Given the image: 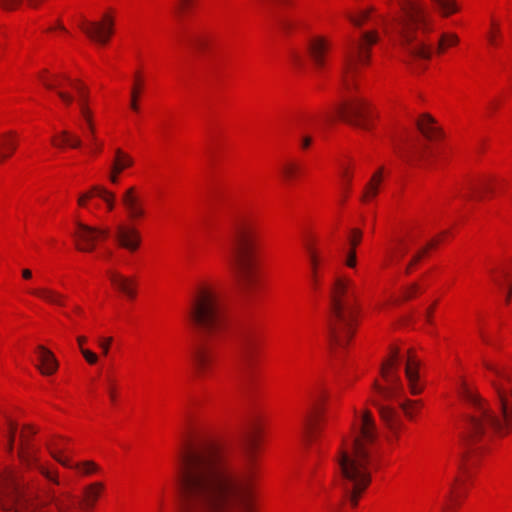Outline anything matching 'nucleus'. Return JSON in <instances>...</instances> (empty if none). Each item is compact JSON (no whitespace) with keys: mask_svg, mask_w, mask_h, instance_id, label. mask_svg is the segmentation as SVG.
<instances>
[{"mask_svg":"<svg viewBox=\"0 0 512 512\" xmlns=\"http://www.w3.org/2000/svg\"><path fill=\"white\" fill-rule=\"evenodd\" d=\"M26 429H30V428L27 427ZM26 429L21 434L22 442H21L18 453H19V457L21 458V460L23 462L27 463V465H30V463L33 460V451L31 449V447L29 446L28 442L25 440Z\"/></svg>","mask_w":512,"mask_h":512,"instance_id":"e433bc0d","label":"nucleus"},{"mask_svg":"<svg viewBox=\"0 0 512 512\" xmlns=\"http://www.w3.org/2000/svg\"><path fill=\"white\" fill-rule=\"evenodd\" d=\"M361 239H362V232H361V230L353 229L351 231V234H350L349 238H348L350 249H354L355 250L356 246L360 243Z\"/></svg>","mask_w":512,"mask_h":512,"instance_id":"c03bdc74","label":"nucleus"},{"mask_svg":"<svg viewBox=\"0 0 512 512\" xmlns=\"http://www.w3.org/2000/svg\"><path fill=\"white\" fill-rule=\"evenodd\" d=\"M60 137V142H57L55 138L52 139V143L57 147L67 145L71 148H79L82 146V140L78 136L70 133L69 131H62Z\"/></svg>","mask_w":512,"mask_h":512,"instance_id":"f704fd0d","label":"nucleus"},{"mask_svg":"<svg viewBox=\"0 0 512 512\" xmlns=\"http://www.w3.org/2000/svg\"><path fill=\"white\" fill-rule=\"evenodd\" d=\"M436 6V8L439 10V12L447 17L450 14L458 11V6L455 2V0H432Z\"/></svg>","mask_w":512,"mask_h":512,"instance_id":"c9c22d12","label":"nucleus"},{"mask_svg":"<svg viewBox=\"0 0 512 512\" xmlns=\"http://www.w3.org/2000/svg\"><path fill=\"white\" fill-rule=\"evenodd\" d=\"M330 300L329 342L332 346L344 347L352 337L356 325V296L352 281L337 278L330 291Z\"/></svg>","mask_w":512,"mask_h":512,"instance_id":"423d86ee","label":"nucleus"},{"mask_svg":"<svg viewBox=\"0 0 512 512\" xmlns=\"http://www.w3.org/2000/svg\"><path fill=\"white\" fill-rule=\"evenodd\" d=\"M407 251V247L404 242H400L398 247L395 248L393 257L401 258Z\"/></svg>","mask_w":512,"mask_h":512,"instance_id":"5fc2aeb1","label":"nucleus"},{"mask_svg":"<svg viewBox=\"0 0 512 512\" xmlns=\"http://www.w3.org/2000/svg\"><path fill=\"white\" fill-rule=\"evenodd\" d=\"M104 486L100 482H95L88 485L84 489V508L91 509L95 505L97 499L99 498Z\"/></svg>","mask_w":512,"mask_h":512,"instance_id":"c756f323","label":"nucleus"},{"mask_svg":"<svg viewBox=\"0 0 512 512\" xmlns=\"http://www.w3.org/2000/svg\"><path fill=\"white\" fill-rule=\"evenodd\" d=\"M458 42H459V38L456 34H446V33L442 34L439 39L437 53H443L445 47L454 46V45L458 44Z\"/></svg>","mask_w":512,"mask_h":512,"instance_id":"ea45409f","label":"nucleus"},{"mask_svg":"<svg viewBox=\"0 0 512 512\" xmlns=\"http://www.w3.org/2000/svg\"><path fill=\"white\" fill-rule=\"evenodd\" d=\"M20 3L21 0H0V6L5 10H14Z\"/></svg>","mask_w":512,"mask_h":512,"instance_id":"09e8293b","label":"nucleus"},{"mask_svg":"<svg viewBox=\"0 0 512 512\" xmlns=\"http://www.w3.org/2000/svg\"><path fill=\"white\" fill-rule=\"evenodd\" d=\"M192 45L198 50H203L206 46V40L201 36H197L192 39Z\"/></svg>","mask_w":512,"mask_h":512,"instance_id":"864d4df0","label":"nucleus"},{"mask_svg":"<svg viewBox=\"0 0 512 512\" xmlns=\"http://www.w3.org/2000/svg\"><path fill=\"white\" fill-rule=\"evenodd\" d=\"M39 365L37 368L43 375H52L58 369V361L54 354L46 347L39 345L37 347Z\"/></svg>","mask_w":512,"mask_h":512,"instance_id":"5701e85b","label":"nucleus"},{"mask_svg":"<svg viewBox=\"0 0 512 512\" xmlns=\"http://www.w3.org/2000/svg\"><path fill=\"white\" fill-rule=\"evenodd\" d=\"M45 73L46 72L39 75V78L42 81L43 85L49 90H55L57 95L65 105H71L74 100V97L70 93L61 89L62 83L60 80L66 81L78 94V104L80 110H82V105L87 106L88 89L81 81L73 80L68 75L54 76V81H50L46 78Z\"/></svg>","mask_w":512,"mask_h":512,"instance_id":"9d476101","label":"nucleus"},{"mask_svg":"<svg viewBox=\"0 0 512 512\" xmlns=\"http://www.w3.org/2000/svg\"><path fill=\"white\" fill-rule=\"evenodd\" d=\"M7 501L0 506L4 510H14V512H35L33 503H30L22 491L20 483L12 478L6 489Z\"/></svg>","mask_w":512,"mask_h":512,"instance_id":"ddd939ff","label":"nucleus"},{"mask_svg":"<svg viewBox=\"0 0 512 512\" xmlns=\"http://www.w3.org/2000/svg\"><path fill=\"white\" fill-rule=\"evenodd\" d=\"M108 276L116 289L129 298L135 297L134 281L131 278L125 277L116 271H108Z\"/></svg>","mask_w":512,"mask_h":512,"instance_id":"393cba45","label":"nucleus"},{"mask_svg":"<svg viewBox=\"0 0 512 512\" xmlns=\"http://www.w3.org/2000/svg\"><path fill=\"white\" fill-rule=\"evenodd\" d=\"M306 249L309 257L310 264V284L313 290L318 291L320 288L319 264L320 258L312 244L307 243Z\"/></svg>","mask_w":512,"mask_h":512,"instance_id":"b1692460","label":"nucleus"},{"mask_svg":"<svg viewBox=\"0 0 512 512\" xmlns=\"http://www.w3.org/2000/svg\"><path fill=\"white\" fill-rule=\"evenodd\" d=\"M61 451H62V449L59 447V444L55 443V448H53L51 450V455L62 466L67 467V468H74L82 475H90L99 470V467L92 461H85V462L73 464L68 458H62L59 456V453Z\"/></svg>","mask_w":512,"mask_h":512,"instance_id":"412c9836","label":"nucleus"},{"mask_svg":"<svg viewBox=\"0 0 512 512\" xmlns=\"http://www.w3.org/2000/svg\"><path fill=\"white\" fill-rule=\"evenodd\" d=\"M51 501L57 508L58 512H75L76 502L71 495L51 496Z\"/></svg>","mask_w":512,"mask_h":512,"instance_id":"2f4dec72","label":"nucleus"},{"mask_svg":"<svg viewBox=\"0 0 512 512\" xmlns=\"http://www.w3.org/2000/svg\"><path fill=\"white\" fill-rule=\"evenodd\" d=\"M256 446H257V439L255 436H251L248 439L247 448L252 451L256 448Z\"/></svg>","mask_w":512,"mask_h":512,"instance_id":"e2e57ef3","label":"nucleus"},{"mask_svg":"<svg viewBox=\"0 0 512 512\" xmlns=\"http://www.w3.org/2000/svg\"><path fill=\"white\" fill-rule=\"evenodd\" d=\"M38 469H39L40 473L43 476H45V478H47L48 480L52 481L55 484H59V481H58V478H57L56 474L50 472L49 470H47L43 466H39Z\"/></svg>","mask_w":512,"mask_h":512,"instance_id":"3c124183","label":"nucleus"},{"mask_svg":"<svg viewBox=\"0 0 512 512\" xmlns=\"http://www.w3.org/2000/svg\"><path fill=\"white\" fill-rule=\"evenodd\" d=\"M260 243L259 230L251 219L238 217L232 221L227 260L242 289L254 283Z\"/></svg>","mask_w":512,"mask_h":512,"instance_id":"39448f33","label":"nucleus"},{"mask_svg":"<svg viewBox=\"0 0 512 512\" xmlns=\"http://www.w3.org/2000/svg\"><path fill=\"white\" fill-rule=\"evenodd\" d=\"M398 352L395 350L391 354V358L384 362L381 367V375L386 382V386L374 384L375 391L383 400H389L397 397L402 393L403 386L398 374L395 372Z\"/></svg>","mask_w":512,"mask_h":512,"instance_id":"9b49d317","label":"nucleus"},{"mask_svg":"<svg viewBox=\"0 0 512 512\" xmlns=\"http://www.w3.org/2000/svg\"><path fill=\"white\" fill-rule=\"evenodd\" d=\"M312 143V138L310 136H304L301 139L300 145L302 149H307Z\"/></svg>","mask_w":512,"mask_h":512,"instance_id":"680f3d73","label":"nucleus"},{"mask_svg":"<svg viewBox=\"0 0 512 512\" xmlns=\"http://www.w3.org/2000/svg\"><path fill=\"white\" fill-rule=\"evenodd\" d=\"M121 203L131 220H138L146 215L144 200L141 198L137 187L127 188L121 195Z\"/></svg>","mask_w":512,"mask_h":512,"instance_id":"dca6fc26","label":"nucleus"},{"mask_svg":"<svg viewBox=\"0 0 512 512\" xmlns=\"http://www.w3.org/2000/svg\"><path fill=\"white\" fill-rule=\"evenodd\" d=\"M81 353L89 364L93 365L97 363L98 356L94 352L85 348H81Z\"/></svg>","mask_w":512,"mask_h":512,"instance_id":"a18cd8bd","label":"nucleus"},{"mask_svg":"<svg viewBox=\"0 0 512 512\" xmlns=\"http://www.w3.org/2000/svg\"><path fill=\"white\" fill-rule=\"evenodd\" d=\"M356 263V251L354 249H350L346 254L345 264L350 268H354L356 266Z\"/></svg>","mask_w":512,"mask_h":512,"instance_id":"de8ad7c7","label":"nucleus"},{"mask_svg":"<svg viewBox=\"0 0 512 512\" xmlns=\"http://www.w3.org/2000/svg\"><path fill=\"white\" fill-rule=\"evenodd\" d=\"M328 42L321 37H315L309 40L307 44V52L310 60L317 69L325 66L329 51Z\"/></svg>","mask_w":512,"mask_h":512,"instance_id":"6ab92c4d","label":"nucleus"},{"mask_svg":"<svg viewBox=\"0 0 512 512\" xmlns=\"http://www.w3.org/2000/svg\"><path fill=\"white\" fill-rule=\"evenodd\" d=\"M483 364L496 377L490 382L497 396L498 411L501 417L488 407L485 399L464 383L461 396L472 409V413L467 420L466 441L469 446L476 442L485 443L496 431L512 430V388L507 386V384L512 383V375L504 367L486 361ZM475 452L476 449L469 447L466 466L473 464Z\"/></svg>","mask_w":512,"mask_h":512,"instance_id":"f03ea898","label":"nucleus"},{"mask_svg":"<svg viewBox=\"0 0 512 512\" xmlns=\"http://www.w3.org/2000/svg\"><path fill=\"white\" fill-rule=\"evenodd\" d=\"M418 290V285L413 284L408 289H406L403 293V297L405 300L410 299L414 293Z\"/></svg>","mask_w":512,"mask_h":512,"instance_id":"bf43d9fd","label":"nucleus"},{"mask_svg":"<svg viewBox=\"0 0 512 512\" xmlns=\"http://www.w3.org/2000/svg\"><path fill=\"white\" fill-rule=\"evenodd\" d=\"M85 122L87 124V130H89L92 135H94V123L92 120V112L86 105H82V110H80Z\"/></svg>","mask_w":512,"mask_h":512,"instance_id":"79ce46f5","label":"nucleus"},{"mask_svg":"<svg viewBox=\"0 0 512 512\" xmlns=\"http://www.w3.org/2000/svg\"><path fill=\"white\" fill-rule=\"evenodd\" d=\"M140 93H141V82H140V76L137 73L135 75V83L131 90V102H130V107L135 112H137L139 110L138 99H139Z\"/></svg>","mask_w":512,"mask_h":512,"instance_id":"58836bf2","label":"nucleus"},{"mask_svg":"<svg viewBox=\"0 0 512 512\" xmlns=\"http://www.w3.org/2000/svg\"><path fill=\"white\" fill-rule=\"evenodd\" d=\"M134 164L133 158L122 151L121 149L115 150V157L112 166L115 168V172H123L125 169L130 168Z\"/></svg>","mask_w":512,"mask_h":512,"instance_id":"72a5a7b5","label":"nucleus"},{"mask_svg":"<svg viewBox=\"0 0 512 512\" xmlns=\"http://www.w3.org/2000/svg\"><path fill=\"white\" fill-rule=\"evenodd\" d=\"M188 317L206 341L196 347L192 355L196 373L199 377H205L216 360V354L208 341L219 338L226 330V311L214 290L201 288L193 300Z\"/></svg>","mask_w":512,"mask_h":512,"instance_id":"20e7f679","label":"nucleus"},{"mask_svg":"<svg viewBox=\"0 0 512 512\" xmlns=\"http://www.w3.org/2000/svg\"><path fill=\"white\" fill-rule=\"evenodd\" d=\"M107 384H108V387H107V390H108V394H109V397H110V400L112 402H114L116 400V393H115V390H114V383L113 381L108 378L107 379Z\"/></svg>","mask_w":512,"mask_h":512,"instance_id":"13d9d810","label":"nucleus"},{"mask_svg":"<svg viewBox=\"0 0 512 512\" xmlns=\"http://www.w3.org/2000/svg\"><path fill=\"white\" fill-rule=\"evenodd\" d=\"M176 482L180 512H252L253 474L238 467L222 443L187 449Z\"/></svg>","mask_w":512,"mask_h":512,"instance_id":"f257e3e1","label":"nucleus"},{"mask_svg":"<svg viewBox=\"0 0 512 512\" xmlns=\"http://www.w3.org/2000/svg\"><path fill=\"white\" fill-rule=\"evenodd\" d=\"M22 276L24 279H30L32 277V272L29 269L22 270Z\"/></svg>","mask_w":512,"mask_h":512,"instance_id":"69168bd1","label":"nucleus"},{"mask_svg":"<svg viewBox=\"0 0 512 512\" xmlns=\"http://www.w3.org/2000/svg\"><path fill=\"white\" fill-rule=\"evenodd\" d=\"M122 172H115V168L113 166H111V170H110V174H109V180L116 184L118 183V180H119V175L121 174Z\"/></svg>","mask_w":512,"mask_h":512,"instance_id":"052dcab7","label":"nucleus"},{"mask_svg":"<svg viewBox=\"0 0 512 512\" xmlns=\"http://www.w3.org/2000/svg\"><path fill=\"white\" fill-rule=\"evenodd\" d=\"M382 173L383 168L381 167L376 173L373 174L371 180L367 183L365 187L364 193L361 198L362 201L367 202L377 195L379 185L382 182Z\"/></svg>","mask_w":512,"mask_h":512,"instance_id":"7c9ffc66","label":"nucleus"},{"mask_svg":"<svg viewBox=\"0 0 512 512\" xmlns=\"http://www.w3.org/2000/svg\"><path fill=\"white\" fill-rule=\"evenodd\" d=\"M92 145H93V148H92L93 151L98 152L101 150V147H102L101 143H98L96 141V142H92Z\"/></svg>","mask_w":512,"mask_h":512,"instance_id":"774afa93","label":"nucleus"},{"mask_svg":"<svg viewBox=\"0 0 512 512\" xmlns=\"http://www.w3.org/2000/svg\"><path fill=\"white\" fill-rule=\"evenodd\" d=\"M492 26H493V28L495 29V31L491 32V33L488 35V39H489V42H490L492 45H497L496 34H498V33H499V25H498V23L492 22Z\"/></svg>","mask_w":512,"mask_h":512,"instance_id":"6e6d98bb","label":"nucleus"},{"mask_svg":"<svg viewBox=\"0 0 512 512\" xmlns=\"http://www.w3.org/2000/svg\"><path fill=\"white\" fill-rule=\"evenodd\" d=\"M470 190H471V193L467 197L479 198L481 196L482 192H484L486 190V186L484 184L483 185L482 184L471 185Z\"/></svg>","mask_w":512,"mask_h":512,"instance_id":"49530a36","label":"nucleus"},{"mask_svg":"<svg viewBox=\"0 0 512 512\" xmlns=\"http://www.w3.org/2000/svg\"><path fill=\"white\" fill-rule=\"evenodd\" d=\"M437 244V241L436 240H432L430 243H428L427 247L424 248L422 251H420L419 253H417L413 258L412 260L410 261V265H414L415 263H417L421 257L423 256V254L427 251L428 248H432L434 247L435 245Z\"/></svg>","mask_w":512,"mask_h":512,"instance_id":"603ef678","label":"nucleus"},{"mask_svg":"<svg viewBox=\"0 0 512 512\" xmlns=\"http://www.w3.org/2000/svg\"><path fill=\"white\" fill-rule=\"evenodd\" d=\"M325 393L321 389H316L311 393V407L303 421V436L307 441H312L315 437L318 421L322 415V401Z\"/></svg>","mask_w":512,"mask_h":512,"instance_id":"f8f14e48","label":"nucleus"},{"mask_svg":"<svg viewBox=\"0 0 512 512\" xmlns=\"http://www.w3.org/2000/svg\"><path fill=\"white\" fill-rule=\"evenodd\" d=\"M302 171L301 165L296 161L285 162L281 168L280 173L285 182L291 183L296 180Z\"/></svg>","mask_w":512,"mask_h":512,"instance_id":"473e14b6","label":"nucleus"},{"mask_svg":"<svg viewBox=\"0 0 512 512\" xmlns=\"http://www.w3.org/2000/svg\"><path fill=\"white\" fill-rule=\"evenodd\" d=\"M430 30L429 22L421 7L410 3L405 16L396 20L395 32L403 50L414 59L428 60L432 56L431 46L420 38L419 32Z\"/></svg>","mask_w":512,"mask_h":512,"instance_id":"0eeeda50","label":"nucleus"},{"mask_svg":"<svg viewBox=\"0 0 512 512\" xmlns=\"http://www.w3.org/2000/svg\"><path fill=\"white\" fill-rule=\"evenodd\" d=\"M17 148V134L8 131L0 135V162L9 158Z\"/></svg>","mask_w":512,"mask_h":512,"instance_id":"cd10ccee","label":"nucleus"},{"mask_svg":"<svg viewBox=\"0 0 512 512\" xmlns=\"http://www.w3.org/2000/svg\"><path fill=\"white\" fill-rule=\"evenodd\" d=\"M28 292L49 304L58 306L64 305V295L54 289L48 287H37L30 289Z\"/></svg>","mask_w":512,"mask_h":512,"instance_id":"a878e982","label":"nucleus"},{"mask_svg":"<svg viewBox=\"0 0 512 512\" xmlns=\"http://www.w3.org/2000/svg\"><path fill=\"white\" fill-rule=\"evenodd\" d=\"M419 131L429 140L440 136V130L435 126V120L429 114H423L417 121Z\"/></svg>","mask_w":512,"mask_h":512,"instance_id":"c85d7f7f","label":"nucleus"},{"mask_svg":"<svg viewBox=\"0 0 512 512\" xmlns=\"http://www.w3.org/2000/svg\"><path fill=\"white\" fill-rule=\"evenodd\" d=\"M115 238L122 248L130 252L136 251L141 244L139 231L131 225H118L116 227Z\"/></svg>","mask_w":512,"mask_h":512,"instance_id":"f3484780","label":"nucleus"},{"mask_svg":"<svg viewBox=\"0 0 512 512\" xmlns=\"http://www.w3.org/2000/svg\"><path fill=\"white\" fill-rule=\"evenodd\" d=\"M337 115L348 124L368 129L371 112L368 103L358 97H348L335 107Z\"/></svg>","mask_w":512,"mask_h":512,"instance_id":"1a4fd4ad","label":"nucleus"},{"mask_svg":"<svg viewBox=\"0 0 512 512\" xmlns=\"http://www.w3.org/2000/svg\"><path fill=\"white\" fill-rule=\"evenodd\" d=\"M97 196L101 198L109 211H112L115 207V195L113 192L107 190L105 187L100 185L92 186L88 191L83 192L79 195L77 203L80 207H87L88 201Z\"/></svg>","mask_w":512,"mask_h":512,"instance_id":"aec40b11","label":"nucleus"},{"mask_svg":"<svg viewBox=\"0 0 512 512\" xmlns=\"http://www.w3.org/2000/svg\"><path fill=\"white\" fill-rule=\"evenodd\" d=\"M111 342H112V338H107V339H103L100 341L99 346L102 350L103 355L108 354Z\"/></svg>","mask_w":512,"mask_h":512,"instance_id":"4d7b16f0","label":"nucleus"},{"mask_svg":"<svg viewBox=\"0 0 512 512\" xmlns=\"http://www.w3.org/2000/svg\"><path fill=\"white\" fill-rule=\"evenodd\" d=\"M373 8L363 10L358 15H348V19L350 22L356 27H361L363 23L369 18L370 13L373 11Z\"/></svg>","mask_w":512,"mask_h":512,"instance_id":"a19ab883","label":"nucleus"},{"mask_svg":"<svg viewBox=\"0 0 512 512\" xmlns=\"http://www.w3.org/2000/svg\"><path fill=\"white\" fill-rule=\"evenodd\" d=\"M258 343L255 336L245 332L238 339V355L243 365L252 366L257 355Z\"/></svg>","mask_w":512,"mask_h":512,"instance_id":"a211bd4d","label":"nucleus"},{"mask_svg":"<svg viewBox=\"0 0 512 512\" xmlns=\"http://www.w3.org/2000/svg\"><path fill=\"white\" fill-rule=\"evenodd\" d=\"M374 404L378 407L382 420L396 434L402 424L397 411L391 406L380 404L378 401H375Z\"/></svg>","mask_w":512,"mask_h":512,"instance_id":"bb28decb","label":"nucleus"},{"mask_svg":"<svg viewBox=\"0 0 512 512\" xmlns=\"http://www.w3.org/2000/svg\"><path fill=\"white\" fill-rule=\"evenodd\" d=\"M342 177L344 180V183H343V201H344L345 198L347 197V193L349 191L351 176L348 174V172L346 170H344L342 173Z\"/></svg>","mask_w":512,"mask_h":512,"instance_id":"8fccbe9b","label":"nucleus"},{"mask_svg":"<svg viewBox=\"0 0 512 512\" xmlns=\"http://www.w3.org/2000/svg\"><path fill=\"white\" fill-rule=\"evenodd\" d=\"M86 337L85 336H79L77 337V342L79 344V347L80 349L83 348V344L86 342Z\"/></svg>","mask_w":512,"mask_h":512,"instance_id":"338daca9","label":"nucleus"},{"mask_svg":"<svg viewBox=\"0 0 512 512\" xmlns=\"http://www.w3.org/2000/svg\"><path fill=\"white\" fill-rule=\"evenodd\" d=\"M418 367L419 360L411 351H409L405 366V374L412 395H418L423 390V387L418 383Z\"/></svg>","mask_w":512,"mask_h":512,"instance_id":"4be33fe9","label":"nucleus"},{"mask_svg":"<svg viewBox=\"0 0 512 512\" xmlns=\"http://www.w3.org/2000/svg\"><path fill=\"white\" fill-rule=\"evenodd\" d=\"M402 157L407 163L413 164L416 160L424 157V150L417 151L416 149H412L406 153H403Z\"/></svg>","mask_w":512,"mask_h":512,"instance_id":"37998d69","label":"nucleus"},{"mask_svg":"<svg viewBox=\"0 0 512 512\" xmlns=\"http://www.w3.org/2000/svg\"><path fill=\"white\" fill-rule=\"evenodd\" d=\"M379 36L377 31H367L362 33L358 40H354L350 43L344 62L343 72V86L349 90V75L354 74L357 71L359 65H366L369 63L371 47L377 43Z\"/></svg>","mask_w":512,"mask_h":512,"instance_id":"6e6552de","label":"nucleus"},{"mask_svg":"<svg viewBox=\"0 0 512 512\" xmlns=\"http://www.w3.org/2000/svg\"><path fill=\"white\" fill-rule=\"evenodd\" d=\"M376 438L374 422L369 412L361 418L359 433L351 442L343 443L337 456L339 486L344 497L355 507L358 499L371 481L369 446Z\"/></svg>","mask_w":512,"mask_h":512,"instance_id":"7ed1b4c3","label":"nucleus"},{"mask_svg":"<svg viewBox=\"0 0 512 512\" xmlns=\"http://www.w3.org/2000/svg\"><path fill=\"white\" fill-rule=\"evenodd\" d=\"M419 406H421V401L418 400L404 399L399 402V407L402 409L405 416L409 419L413 418L414 411Z\"/></svg>","mask_w":512,"mask_h":512,"instance_id":"4c0bfd02","label":"nucleus"},{"mask_svg":"<svg viewBox=\"0 0 512 512\" xmlns=\"http://www.w3.org/2000/svg\"><path fill=\"white\" fill-rule=\"evenodd\" d=\"M76 226L77 230L73 235L77 240V248L83 252L92 251L98 239H105L109 235L108 229L91 227L81 222H77Z\"/></svg>","mask_w":512,"mask_h":512,"instance_id":"4468645a","label":"nucleus"},{"mask_svg":"<svg viewBox=\"0 0 512 512\" xmlns=\"http://www.w3.org/2000/svg\"><path fill=\"white\" fill-rule=\"evenodd\" d=\"M15 430H16V427L11 424V435H10V439H9V450L10 451L13 449Z\"/></svg>","mask_w":512,"mask_h":512,"instance_id":"0e129e2a","label":"nucleus"},{"mask_svg":"<svg viewBox=\"0 0 512 512\" xmlns=\"http://www.w3.org/2000/svg\"><path fill=\"white\" fill-rule=\"evenodd\" d=\"M79 28L92 40L105 44L113 33V20L105 15L102 22H88L82 19Z\"/></svg>","mask_w":512,"mask_h":512,"instance_id":"2eb2a0df","label":"nucleus"}]
</instances>
